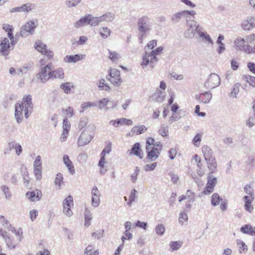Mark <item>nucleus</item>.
Masks as SVG:
<instances>
[{
	"label": "nucleus",
	"instance_id": "obj_1",
	"mask_svg": "<svg viewBox=\"0 0 255 255\" xmlns=\"http://www.w3.org/2000/svg\"><path fill=\"white\" fill-rule=\"evenodd\" d=\"M162 50L163 47L160 46L149 52L146 51L142 56V62L140 64L142 68L144 69L148 65L151 68H154L155 64L158 61L156 56L158 55Z\"/></svg>",
	"mask_w": 255,
	"mask_h": 255
},
{
	"label": "nucleus",
	"instance_id": "obj_2",
	"mask_svg": "<svg viewBox=\"0 0 255 255\" xmlns=\"http://www.w3.org/2000/svg\"><path fill=\"white\" fill-rule=\"evenodd\" d=\"M52 64L48 63L46 65L41 64L37 76L42 83H45L50 79Z\"/></svg>",
	"mask_w": 255,
	"mask_h": 255
},
{
	"label": "nucleus",
	"instance_id": "obj_3",
	"mask_svg": "<svg viewBox=\"0 0 255 255\" xmlns=\"http://www.w3.org/2000/svg\"><path fill=\"white\" fill-rule=\"evenodd\" d=\"M138 29L140 32V36L142 37L145 33L149 31L151 26L149 18L145 16L141 17L137 22Z\"/></svg>",
	"mask_w": 255,
	"mask_h": 255
},
{
	"label": "nucleus",
	"instance_id": "obj_4",
	"mask_svg": "<svg viewBox=\"0 0 255 255\" xmlns=\"http://www.w3.org/2000/svg\"><path fill=\"white\" fill-rule=\"evenodd\" d=\"M35 28V22L33 20L27 21L21 28L20 32L21 36L26 37L33 34Z\"/></svg>",
	"mask_w": 255,
	"mask_h": 255
},
{
	"label": "nucleus",
	"instance_id": "obj_5",
	"mask_svg": "<svg viewBox=\"0 0 255 255\" xmlns=\"http://www.w3.org/2000/svg\"><path fill=\"white\" fill-rule=\"evenodd\" d=\"M106 78L117 87H119L123 81L120 77V71L116 69H111L109 74L106 76Z\"/></svg>",
	"mask_w": 255,
	"mask_h": 255
},
{
	"label": "nucleus",
	"instance_id": "obj_6",
	"mask_svg": "<svg viewBox=\"0 0 255 255\" xmlns=\"http://www.w3.org/2000/svg\"><path fill=\"white\" fill-rule=\"evenodd\" d=\"M220 78L217 74L211 73L206 79L204 86L207 89H212L218 87L220 84Z\"/></svg>",
	"mask_w": 255,
	"mask_h": 255
},
{
	"label": "nucleus",
	"instance_id": "obj_7",
	"mask_svg": "<svg viewBox=\"0 0 255 255\" xmlns=\"http://www.w3.org/2000/svg\"><path fill=\"white\" fill-rule=\"evenodd\" d=\"M20 104L24 106V112L26 119H27L29 115L32 113L33 104L32 103L31 96L30 95L24 96L23 98L22 102Z\"/></svg>",
	"mask_w": 255,
	"mask_h": 255
},
{
	"label": "nucleus",
	"instance_id": "obj_8",
	"mask_svg": "<svg viewBox=\"0 0 255 255\" xmlns=\"http://www.w3.org/2000/svg\"><path fill=\"white\" fill-rule=\"evenodd\" d=\"M73 197L70 195L63 201V212L68 217H70L73 215V212L71 208L73 206Z\"/></svg>",
	"mask_w": 255,
	"mask_h": 255
},
{
	"label": "nucleus",
	"instance_id": "obj_9",
	"mask_svg": "<svg viewBox=\"0 0 255 255\" xmlns=\"http://www.w3.org/2000/svg\"><path fill=\"white\" fill-rule=\"evenodd\" d=\"M203 29V27L201 26L197 22L194 24H189V28L185 32V37L188 39L193 38L196 33L198 34V30Z\"/></svg>",
	"mask_w": 255,
	"mask_h": 255
},
{
	"label": "nucleus",
	"instance_id": "obj_10",
	"mask_svg": "<svg viewBox=\"0 0 255 255\" xmlns=\"http://www.w3.org/2000/svg\"><path fill=\"white\" fill-rule=\"evenodd\" d=\"M241 27L245 31H250L255 28V17L250 16L244 19Z\"/></svg>",
	"mask_w": 255,
	"mask_h": 255
},
{
	"label": "nucleus",
	"instance_id": "obj_11",
	"mask_svg": "<svg viewBox=\"0 0 255 255\" xmlns=\"http://www.w3.org/2000/svg\"><path fill=\"white\" fill-rule=\"evenodd\" d=\"M34 7V4L30 2L22 4L20 6L15 7L10 9V12H24L28 13Z\"/></svg>",
	"mask_w": 255,
	"mask_h": 255
},
{
	"label": "nucleus",
	"instance_id": "obj_12",
	"mask_svg": "<svg viewBox=\"0 0 255 255\" xmlns=\"http://www.w3.org/2000/svg\"><path fill=\"white\" fill-rule=\"evenodd\" d=\"M0 52L3 56H6L9 52V41L6 37H0Z\"/></svg>",
	"mask_w": 255,
	"mask_h": 255
},
{
	"label": "nucleus",
	"instance_id": "obj_13",
	"mask_svg": "<svg viewBox=\"0 0 255 255\" xmlns=\"http://www.w3.org/2000/svg\"><path fill=\"white\" fill-rule=\"evenodd\" d=\"M93 135L87 132L86 131L82 132L79 137L78 144L79 146H82L90 142L93 138Z\"/></svg>",
	"mask_w": 255,
	"mask_h": 255
},
{
	"label": "nucleus",
	"instance_id": "obj_14",
	"mask_svg": "<svg viewBox=\"0 0 255 255\" xmlns=\"http://www.w3.org/2000/svg\"><path fill=\"white\" fill-rule=\"evenodd\" d=\"M92 205L94 207H97L100 203L101 194L98 188L94 186L91 190Z\"/></svg>",
	"mask_w": 255,
	"mask_h": 255
},
{
	"label": "nucleus",
	"instance_id": "obj_15",
	"mask_svg": "<svg viewBox=\"0 0 255 255\" xmlns=\"http://www.w3.org/2000/svg\"><path fill=\"white\" fill-rule=\"evenodd\" d=\"M254 199V197L253 195L245 196L243 198L245 203L244 209L246 211L249 213H252L254 210V206L252 204Z\"/></svg>",
	"mask_w": 255,
	"mask_h": 255
},
{
	"label": "nucleus",
	"instance_id": "obj_16",
	"mask_svg": "<svg viewBox=\"0 0 255 255\" xmlns=\"http://www.w3.org/2000/svg\"><path fill=\"white\" fill-rule=\"evenodd\" d=\"M98 107L100 109H105V110H108L109 108L106 107L108 105H111V108L112 109L115 108L117 106L116 102L110 101L107 98H103L98 101Z\"/></svg>",
	"mask_w": 255,
	"mask_h": 255
},
{
	"label": "nucleus",
	"instance_id": "obj_17",
	"mask_svg": "<svg viewBox=\"0 0 255 255\" xmlns=\"http://www.w3.org/2000/svg\"><path fill=\"white\" fill-rule=\"evenodd\" d=\"M24 111V106L17 103L15 106V117L18 124L20 123L23 120L22 111Z\"/></svg>",
	"mask_w": 255,
	"mask_h": 255
},
{
	"label": "nucleus",
	"instance_id": "obj_18",
	"mask_svg": "<svg viewBox=\"0 0 255 255\" xmlns=\"http://www.w3.org/2000/svg\"><path fill=\"white\" fill-rule=\"evenodd\" d=\"M85 55L75 54L74 55H67L64 58V61L66 63H76L85 58Z\"/></svg>",
	"mask_w": 255,
	"mask_h": 255
},
{
	"label": "nucleus",
	"instance_id": "obj_19",
	"mask_svg": "<svg viewBox=\"0 0 255 255\" xmlns=\"http://www.w3.org/2000/svg\"><path fill=\"white\" fill-rule=\"evenodd\" d=\"M26 196L31 201H36L41 199L42 194L40 191L36 190L32 192H28Z\"/></svg>",
	"mask_w": 255,
	"mask_h": 255
},
{
	"label": "nucleus",
	"instance_id": "obj_20",
	"mask_svg": "<svg viewBox=\"0 0 255 255\" xmlns=\"http://www.w3.org/2000/svg\"><path fill=\"white\" fill-rule=\"evenodd\" d=\"M64 78V73L63 69L61 68H58L55 70H51L50 76V79H63Z\"/></svg>",
	"mask_w": 255,
	"mask_h": 255
},
{
	"label": "nucleus",
	"instance_id": "obj_21",
	"mask_svg": "<svg viewBox=\"0 0 255 255\" xmlns=\"http://www.w3.org/2000/svg\"><path fill=\"white\" fill-rule=\"evenodd\" d=\"M196 98L197 100L201 99L202 102L205 104H208L211 100L212 95L210 92L208 91L202 93L199 96H196Z\"/></svg>",
	"mask_w": 255,
	"mask_h": 255
},
{
	"label": "nucleus",
	"instance_id": "obj_22",
	"mask_svg": "<svg viewBox=\"0 0 255 255\" xmlns=\"http://www.w3.org/2000/svg\"><path fill=\"white\" fill-rule=\"evenodd\" d=\"M159 149L153 147L148 151H146L148 159L151 161L155 160L159 154Z\"/></svg>",
	"mask_w": 255,
	"mask_h": 255
},
{
	"label": "nucleus",
	"instance_id": "obj_23",
	"mask_svg": "<svg viewBox=\"0 0 255 255\" xmlns=\"http://www.w3.org/2000/svg\"><path fill=\"white\" fill-rule=\"evenodd\" d=\"M63 160L68 169L69 172L71 174L75 173V169L73 164L72 162L70 160L68 155L65 154L63 156Z\"/></svg>",
	"mask_w": 255,
	"mask_h": 255
},
{
	"label": "nucleus",
	"instance_id": "obj_24",
	"mask_svg": "<svg viewBox=\"0 0 255 255\" xmlns=\"http://www.w3.org/2000/svg\"><path fill=\"white\" fill-rule=\"evenodd\" d=\"M202 150L205 160L214 158L212 150L207 145H204L202 147Z\"/></svg>",
	"mask_w": 255,
	"mask_h": 255
},
{
	"label": "nucleus",
	"instance_id": "obj_25",
	"mask_svg": "<svg viewBox=\"0 0 255 255\" xmlns=\"http://www.w3.org/2000/svg\"><path fill=\"white\" fill-rule=\"evenodd\" d=\"M140 145L139 143H135L132 146L131 150L129 152V155H135L139 156L140 159L142 158V156L140 154Z\"/></svg>",
	"mask_w": 255,
	"mask_h": 255
},
{
	"label": "nucleus",
	"instance_id": "obj_26",
	"mask_svg": "<svg viewBox=\"0 0 255 255\" xmlns=\"http://www.w3.org/2000/svg\"><path fill=\"white\" fill-rule=\"evenodd\" d=\"M35 49L42 55L45 53L47 50V46L41 40H37L34 44Z\"/></svg>",
	"mask_w": 255,
	"mask_h": 255
},
{
	"label": "nucleus",
	"instance_id": "obj_27",
	"mask_svg": "<svg viewBox=\"0 0 255 255\" xmlns=\"http://www.w3.org/2000/svg\"><path fill=\"white\" fill-rule=\"evenodd\" d=\"M241 231L244 233L255 236V227L254 228L249 224L245 225L241 227Z\"/></svg>",
	"mask_w": 255,
	"mask_h": 255
},
{
	"label": "nucleus",
	"instance_id": "obj_28",
	"mask_svg": "<svg viewBox=\"0 0 255 255\" xmlns=\"http://www.w3.org/2000/svg\"><path fill=\"white\" fill-rule=\"evenodd\" d=\"M224 39V35L220 34L218 36V39L216 41L217 43L219 45V47L217 49V52L219 54L223 53L226 49L225 44L222 41Z\"/></svg>",
	"mask_w": 255,
	"mask_h": 255
},
{
	"label": "nucleus",
	"instance_id": "obj_29",
	"mask_svg": "<svg viewBox=\"0 0 255 255\" xmlns=\"http://www.w3.org/2000/svg\"><path fill=\"white\" fill-rule=\"evenodd\" d=\"M100 18L101 22L104 21L109 22H112L114 20L115 18V15L112 12H108L102 16H100Z\"/></svg>",
	"mask_w": 255,
	"mask_h": 255
},
{
	"label": "nucleus",
	"instance_id": "obj_30",
	"mask_svg": "<svg viewBox=\"0 0 255 255\" xmlns=\"http://www.w3.org/2000/svg\"><path fill=\"white\" fill-rule=\"evenodd\" d=\"M20 172L22 174L24 182L28 184L29 182V177L26 165L22 164L21 166Z\"/></svg>",
	"mask_w": 255,
	"mask_h": 255
},
{
	"label": "nucleus",
	"instance_id": "obj_31",
	"mask_svg": "<svg viewBox=\"0 0 255 255\" xmlns=\"http://www.w3.org/2000/svg\"><path fill=\"white\" fill-rule=\"evenodd\" d=\"M99 252L93 246L89 245L85 249L83 255H99Z\"/></svg>",
	"mask_w": 255,
	"mask_h": 255
},
{
	"label": "nucleus",
	"instance_id": "obj_32",
	"mask_svg": "<svg viewBox=\"0 0 255 255\" xmlns=\"http://www.w3.org/2000/svg\"><path fill=\"white\" fill-rule=\"evenodd\" d=\"M206 161L207 162L208 167L210 171V173L212 174L214 172H215L217 166V164L215 158H213L212 159H210L209 160H207Z\"/></svg>",
	"mask_w": 255,
	"mask_h": 255
},
{
	"label": "nucleus",
	"instance_id": "obj_33",
	"mask_svg": "<svg viewBox=\"0 0 255 255\" xmlns=\"http://www.w3.org/2000/svg\"><path fill=\"white\" fill-rule=\"evenodd\" d=\"M88 15L82 17L75 24L74 26L76 28H80L85 25L89 24L88 23Z\"/></svg>",
	"mask_w": 255,
	"mask_h": 255
},
{
	"label": "nucleus",
	"instance_id": "obj_34",
	"mask_svg": "<svg viewBox=\"0 0 255 255\" xmlns=\"http://www.w3.org/2000/svg\"><path fill=\"white\" fill-rule=\"evenodd\" d=\"M241 84L239 83H236L231 89V92L229 96L232 98H236L237 95L239 92V88Z\"/></svg>",
	"mask_w": 255,
	"mask_h": 255
},
{
	"label": "nucleus",
	"instance_id": "obj_35",
	"mask_svg": "<svg viewBox=\"0 0 255 255\" xmlns=\"http://www.w3.org/2000/svg\"><path fill=\"white\" fill-rule=\"evenodd\" d=\"M245 40L242 37H237L234 41L236 47L241 51L242 49L244 48L245 43Z\"/></svg>",
	"mask_w": 255,
	"mask_h": 255
},
{
	"label": "nucleus",
	"instance_id": "obj_36",
	"mask_svg": "<svg viewBox=\"0 0 255 255\" xmlns=\"http://www.w3.org/2000/svg\"><path fill=\"white\" fill-rule=\"evenodd\" d=\"M202 30L203 29H200V30H198V34L200 37L204 39L206 41L209 43L213 45L214 44L213 40L211 39L209 34H208L206 32H203Z\"/></svg>",
	"mask_w": 255,
	"mask_h": 255
},
{
	"label": "nucleus",
	"instance_id": "obj_37",
	"mask_svg": "<svg viewBox=\"0 0 255 255\" xmlns=\"http://www.w3.org/2000/svg\"><path fill=\"white\" fill-rule=\"evenodd\" d=\"M88 21L89 24L92 26H96L101 22L100 16L93 17L89 15H88Z\"/></svg>",
	"mask_w": 255,
	"mask_h": 255
},
{
	"label": "nucleus",
	"instance_id": "obj_38",
	"mask_svg": "<svg viewBox=\"0 0 255 255\" xmlns=\"http://www.w3.org/2000/svg\"><path fill=\"white\" fill-rule=\"evenodd\" d=\"M147 128L143 125L134 126L132 128L131 131L136 134H140L144 132Z\"/></svg>",
	"mask_w": 255,
	"mask_h": 255
},
{
	"label": "nucleus",
	"instance_id": "obj_39",
	"mask_svg": "<svg viewBox=\"0 0 255 255\" xmlns=\"http://www.w3.org/2000/svg\"><path fill=\"white\" fill-rule=\"evenodd\" d=\"M222 200L223 199L220 197L218 193H215L211 197V204L213 206H217L220 204V201Z\"/></svg>",
	"mask_w": 255,
	"mask_h": 255
},
{
	"label": "nucleus",
	"instance_id": "obj_40",
	"mask_svg": "<svg viewBox=\"0 0 255 255\" xmlns=\"http://www.w3.org/2000/svg\"><path fill=\"white\" fill-rule=\"evenodd\" d=\"M180 13L181 19H182V18L187 19L189 17L190 15L194 16L196 14V12L194 10L189 11V10H183V11H180Z\"/></svg>",
	"mask_w": 255,
	"mask_h": 255
},
{
	"label": "nucleus",
	"instance_id": "obj_41",
	"mask_svg": "<svg viewBox=\"0 0 255 255\" xmlns=\"http://www.w3.org/2000/svg\"><path fill=\"white\" fill-rule=\"evenodd\" d=\"M16 143L15 141L13 140L8 142L6 147L4 149V154L5 155L10 154L12 149L15 148Z\"/></svg>",
	"mask_w": 255,
	"mask_h": 255
},
{
	"label": "nucleus",
	"instance_id": "obj_42",
	"mask_svg": "<svg viewBox=\"0 0 255 255\" xmlns=\"http://www.w3.org/2000/svg\"><path fill=\"white\" fill-rule=\"evenodd\" d=\"M156 97V101L158 103H162L165 100V93L161 91H158L154 94Z\"/></svg>",
	"mask_w": 255,
	"mask_h": 255
},
{
	"label": "nucleus",
	"instance_id": "obj_43",
	"mask_svg": "<svg viewBox=\"0 0 255 255\" xmlns=\"http://www.w3.org/2000/svg\"><path fill=\"white\" fill-rule=\"evenodd\" d=\"M165 231V226L162 224H159L155 227V233L159 236H162L164 234Z\"/></svg>",
	"mask_w": 255,
	"mask_h": 255
},
{
	"label": "nucleus",
	"instance_id": "obj_44",
	"mask_svg": "<svg viewBox=\"0 0 255 255\" xmlns=\"http://www.w3.org/2000/svg\"><path fill=\"white\" fill-rule=\"evenodd\" d=\"M182 246V243L180 241H172L169 244V247L171 251H176Z\"/></svg>",
	"mask_w": 255,
	"mask_h": 255
},
{
	"label": "nucleus",
	"instance_id": "obj_45",
	"mask_svg": "<svg viewBox=\"0 0 255 255\" xmlns=\"http://www.w3.org/2000/svg\"><path fill=\"white\" fill-rule=\"evenodd\" d=\"M109 58L113 61L115 62L119 60L121 58L120 55L116 51H112L109 50Z\"/></svg>",
	"mask_w": 255,
	"mask_h": 255
},
{
	"label": "nucleus",
	"instance_id": "obj_46",
	"mask_svg": "<svg viewBox=\"0 0 255 255\" xmlns=\"http://www.w3.org/2000/svg\"><path fill=\"white\" fill-rule=\"evenodd\" d=\"M217 183V178L216 177H214L212 175V174L209 173L208 174V180L207 185L214 188Z\"/></svg>",
	"mask_w": 255,
	"mask_h": 255
},
{
	"label": "nucleus",
	"instance_id": "obj_47",
	"mask_svg": "<svg viewBox=\"0 0 255 255\" xmlns=\"http://www.w3.org/2000/svg\"><path fill=\"white\" fill-rule=\"evenodd\" d=\"M92 213L90 211L86 210L85 214V226L86 227H89L91 224L90 221L92 220Z\"/></svg>",
	"mask_w": 255,
	"mask_h": 255
},
{
	"label": "nucleus",
	"instance_id": "obj_48",
	"mask_svg": "<svg viewBox=\"0 0 255 255\" xmlns=\"http://www.w3.org/2000/svg\"><path fill=\"white\" fill-rule=\"evenodd\" d=\"M100 33L103 38H106L110 36L111 30L108 27H104L100 29Z\"/></svg>",
	"mask_w": 255,
	"mask_h": 255
},
{
	"label": "nucleus",
	"instance_id": "obj_49",
	"mask_svg": "<svg viewBox=\"0 0 255 255\" xmlns=\"http://www.w3.org/2000/svg\"><path fill=\"white\" fill-rule=\"evenodd\" d=\"M237 244L238 247L239 248L240 253H242V252H246L247 251V250H248L247 246L242 241L238 240L237 241Z\"/></svg>",
	"mask_w": 255,
	"mask_h": 255
},
{
	"label": "nucleus",
	"instance_id": "obj_50",
	"mask_svg": "<svg viewBox=\"0 0 255 255\" xmlns=\"http://www.w3.org/2000/svg\"><path fill=\"white\" fill-rule=\"evenodd\" d=\"M97 106V104L91 102H85L83 103L81 105V108L83 109L82 111H81V113L84 112V111L85 110H87L90 108L93 107H96Z\"/></svg>",
	"mask_w": 255,
	"mask_h": 255
},
{
	"label": "nucleus",
	"instance_id": "obj_51",
	"mask_svg": "<svg viewBox=\"0 0 255 255\" xmlns=\"http://www.w3.org/2000/svg\"><path fill=\"white\" fill-rule=\"evenodd\" d=\"M241 51L244 52L247 54L255 53V47L252 48L248 44H245L244 48L242 49Z\"/></svg>",
	"mask_w": 255,
	"mask_h": 255
},
{
	"label": "nucleus",
	"instance_id": "obj_52",
	"mask_svg": "<svg viewBox=\"0 0 255 255\" xmlns=\"http://www.w3.org/2000/svg\"><path fill=\"white\" fill-rule=\"evenodd\" d=\"M72 87V85L69 82L63 83L60 85V88L67 94L70 93L71 89Z\"/></svg>",
	"mask_w": 255,
	"mask_h": 255
},
{
	"label": "nucleus",
	"instance_id": "obj_53",
	"mask_svg": "<svg viewBox=\"0 0 255 255\" xmlns=\"http://www.w3.org/2000/svg\"><path fill=\"white\" fill-rule=\"evenodd\" d=\"M178 221L179 223L181 225H183L185 222H186L188 221L187 214L184 212H181L179 214Z\"/></svg>",
	"mask_w": 255,
	"mask_h": 255
},
{
	"label": "nucleus",
	"instance_id": "obj_54",
	"mask_svg": "<svg viewBox=\"0 0 255 255\" xmlns=\"http://www.w3.org/2000/svg\"><path fill=\"white\" fill-rule=\"evenodd\" d=\"M246 125L250 128H252L255 125V113L247 120Z\"/></svg>",
	"mask_w": 255,
	"mask_h": 255
},
{
	"label": "nucleus",
	"instance_id": "obj_55",
	"mask_svg": "<svg viewBox=\"0 0 255 255\" xmlns=\"http://www.w3.org/2000/svg\"><path fill=\"white\" fill-rule=\"evenodd\" d=\"M1 190L3 192L6 199H9L11 197V194L9 190V188L6 185H2L1 187Z\"/></svg>",
	"mask_w": 255,
	"mask_h": 255
},
{
	"label": "nucleus",
	"instance_id": "obj_56",
	"mask_svg": "<svg viewBox=\"0 0 255 255\" xmlns=\"http://www.w3.org/2000/svg\"><path fill=\"white\" fill-rule=\"evenodd\" d=\"M63 175L61 173L57 174L56 178L55 179L54 183L56 185H57L60 188L61 184L63 182Z\"/></svg>",
	"mask_w": 255,
	"mask_h": 255
},
{
	"label": "nucleus",
	"instance_id": "obj_57",
	"mask_svg": "<svg viewBox=\"0 0 255 255\" xmlns=\"http://www.w3.org/2000/svg\"><path fill=\"white\" fill-rule=\"evenodd\" d=\"M243 79L244 81L249 83L250 85L253 86L254 83V80L255 77L251 76L248 75H245L243 76Z\"/></svg>",
	"mask_w": 255,
	"mask_h": 255
},
{
	"label": "nucleus",
	"instance_id": "obj_58",
	"mask_svg": "<svg viewBox=\"0 0 255 255\" xmlns=\"http://www.w3.org/2000/svg\"><path fill=\"white\" fill-rule=\"evenodd\" d=\"M201 134L197 133L193 138L192 142L196 146H199L201 141Z\"/></svg>",
	"mask_w": 255,
	"mask_h": 255
},
{
	"label": "nucleus",
	"instance_id": "obj_59",
	"mask_svg": "<svg viewBox=\"0 0 255 255\" xmlns=\"http://www.w3.org/2000/svg\"><path fill=\"white\" fill-rule=\"evenodd\" d=\"M79 3L77 0H66L65 4L68 7H75Z\"/></svg>",
	"mask_w": 255,
	"mask_h": 255
},
{
	"label": "nucleus",
	"instance_id": "obj_60",
	"mask_svg": "<svg viewBox=\"0 0 255 255\" xmlns=\"http://www.w3.org/2000/svg\"><path fill=\"white\" fill-rule=\"evenodd\" d=\"M185 196H186V199H188L189 201L192 202L195 201V193L192 192L191 190H188Z\"/></svg>",
	"mask_w": 255,
	"mask_h": 255
},
{
	"label": "nucleus",
	"instance_id": "obj_61",
	"mask_svg": "<svg viewBox=\"0 0 255 255\" xmlns=\"http://www.w3.org/2000/svg\"><path fill=\"white\" fill-rule=\"evenodd\" d=\"M158 132L159 134L162 135V136H166L168 132L167 127L166 126H165L164 125H162L160 127Z\"/></svg>",
	"mask_w": 255,
	"mask_h": 255
},
{
	"label": "nucleus",
	"instance_id": "obj_62",
	"mask_svg": "<svg viewBox=\"0 0 255 255\" xmlns=\"http://www.w3.org/2000/svg\"><path fill=\"white\" fill-rule=\"evenodd\" d=\"M34 168H42L41 157L38 155L33 162Z\"/></svg>",
	"mask_w": 255,
	"mask_h": 255
},
{
	"label": "nucleus",
	"instance_id": "obj_63",
	"mask_svg": "<svg viewBox=\"0 0 255 255\" xmlns=\"http://www.w3.org/2000/svg\"><path fill=\"white\" fill-rule=\"evenodd\" d=\"M42 168H34L35 177L37 180L39 181L42 178Z\"/></svg>",
	"mask_w": 255,
	"mask_h": 255
},
{
	"label": "nucleus",
	"instance_id": "obj_64",
	"mask_svg": "<svg viewBox=\"0 0 255 255\" xmlns=\"http://www.w3.org/2000/svg\"><path fill=\"white\" fill-rule=\"evenodd\" d=\"M156 166V162H154L151 164H147L144 166V169L146 171H152L155 169Z\"/></svg>",
	"mask_w": 255,
	"mask_h": 255
}]
</instances>
